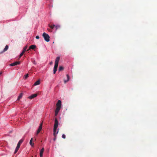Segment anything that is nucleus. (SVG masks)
Wrapping results in <instances>:
<instances>
[{
	"label": "nucleus",
	"instance_id": "ddd939ff",
	"mask_svg": "<svg viewBox=\"0 0 157 157\" xmlns=\"http://www.w3.org/2000/svg\"><path fill=\"white\" fill-rule=\"evenodd\" d=\"M67 79L64 80V82L65 83L67 82L69 80V77L68 75H67Z\"/></svg>",
	"mask_w": 157,
	"mask_h": 157
},
{
	"label": "nucleus",
	"instance_id": "4468645a",
	"mask_svg": "<svg viewBox=\"0 0 157 157\" xmlns=\"http://www.w3.org/2000/svg\"><path fill=\"white\" fill-rule=\"evenodd\" d=\"M33 138H32L30 141L29 144L31 146H33L34 144L33 143Z\"/></svg>",
	"mask_w": 157,
	"mask_h": 157
},
{
	"label": "nucleus",
	"instance_id": "a211bd4d",
	"mask_svg": "<svg viewBox=\"0 0 157 157\" xmlns=\"http://www.w3.org/2000/svg\"><path fill=\"white\" fill-rule=\"evenodd\" d=\"M27 46H26L25 47H24L22 52H25L26 51L27 49Z\"/></svg>",
	"mask_w": 157,
	"mask_h": 157
},
{
	"label": "nucleus",
	"instance_id": "393cba45",
	"mask_svg": "<svg viewBox=\"0 0 157 157\" xmlns=\"http://www.w3.org/2000/svg\"><path fill=\"white\" fill-rule=\"evenodd\" d=\"M62 138L63 139H65L66 138V136H65V135H64V134H63L62 135Z\"/></svg>",
	"mask_w": 157,
	"mask_h": 157
},
{
	"label": "nucleus",
	"instance_id": "bb28decb",
	"mask_svg": "<svg viewBox=\"0 0 157 157\" xmlns=\"http://www.w3.org/2000/svg\"><path fill=\"white\" fill-rule=\"evenodd\" d=\"M20 144H17V146H18V147H20Z\"/></svg>",
	"mask_w": 157,
	"mask_h": 157
},
{
	"label": "nucleus",
	"instance_id": "4be33fe9",
	"mask_svg": "<svg viewBox=\"0 0 157 157\" xmlns=\"http://www.w3.org/2000/svg\"><path fill=\"white\" fill-rule=\"evenodd\" d=\"M55 27L56 28V30H57L59 28H60V26L59 25H55Z\"/></svg>",
	"mask_w": 157,
	"mask_h": 157
},
{
	"label": "nucleus",
	"instance_id": "2eb2a0df",
	"mask_svg": "<svg viewBox=\"0 0 157 157\" xmlns=\"http://www.w3.org/2000/svg\"><path fill=\"white\" fill-rule=\"evenodd\" d=\"M8 46L7 45H6V46L5 48H4V49L3 50V52H5L6 51L8 50Z\"/></svg>",
	"mask_w": 157,
	"mask_h": 157
},
{
	"label": "nucleus",
	"instance_id": "412c9836",
	"mask_svg": "<svg viewBox=\"0 0 157 157\" xmlns=\"http://www.w3.org/2000/svg\"><path fill=\"white\" fill-rule=\"evenodd\" d=\"M23 141V140L22 139H21L18 142V144L20 145H21V143H22V142Z\"/></svg>",
	"mask_w": 157,
	"mask_h": 157
},
{
	"label": "nucleus",
	"instance_id": "1a4fd4ad",
	"mask_svg": "<svg viewBox=\"0 0 157 157\" xmlns=\"http://www.w3.org/2000/svg\"><path fill=\"white\" fill-rule=\"evenodd\" d=\"M44 148H42L40 151V157H43V155L44 152Z\"/></svg>",
	"mask_w": 157,
	"mask_h": 157
},
{
	"label": "nucleus",
	"instance_id": "aec40b11",
	"mask_svg": "<svg viewBox=\"0 0 157 157\" xmlns=\"http://www.w3.org/2000/svg\"><path fill=\"white\" fill-rule=\"evenodd\" d=\"M63 69V68L62 66H59V71H62Z\"/></svg>",
	"mask_w": 157,
	"mask_h": 157
},
{
	"label": "nucleus",
	"instance_id": "f8f14e48",
	"mask_svg": "<svg viewBox=\"0 0 157 157\" xmlns=\"http://www.w3.org/2000/svg\"><path fill=\"white\" fill-rule=\"evenodd\" d=\"M40 84V81L38 80L36 81L34 84V86H36L39 85Z\"/></svg>",
	"mask_w": 157,
	"mask_h": 157
},
{
	"label": "nucleus",
	"instance_id": "0eeeda50",
	"mask_svg": "<svg viewBox=\"0 0 157 157\" xmlns=\"http://www.w3.org/2000/svg\"><path fill=\"white\" fill-rule=\"evenodd\" d=\"M58 64L56 63H55V65L53 70V73L54 74H55L56 72L57 71V68L58 66Z\"/></svg>",
	"mask_w": 157,
	"mask_h": 157
},
{
	"label": "nucleus",
	"instance_id": "20e7f679",
	"mask_svg": "<svg viewBox=\"0 0 157 157\" xmlns=\"http://www.w3.org/2000/svg\"><path fill=\"white\" fill-rule=\"evenodd\" d=\"M42 123H41L39 127V128H38V129L37 131V132L36 133V135H37L41 131L42 129Z\"/></svg>",
	"mask_w": 157,
	"mask_h": 157
},
{
	"label": "nucleus",
	"instance_id": "7ed1b4c3",
	"mask_svg": "<svg viewBox=\"0 0 157 157\" xmlns=\"http://www.w3.org/2000/svg\"><path fill=\"white\" fill-rule=\"evenodd\" d=\"M59 125V123L58 120L56 118L55 119L54 124V128H57Z\"/></svg>",
	"mask_w": 157,
	"mask_h": 157
},
{
	"label": "nucleus",
	"instance_id": "f3484780",
	"mask_svg": "<svg viewBox=\"0 0 157 157\" xmlns=\"http://www.w3.org/2000/svg\"><path fill=\"white\" fill-rule=\"evenodd\" d=\"M19 147H20L17 146V147L16 148L15 150L14 151V153H16L18 151V149H19Z\"/></svg>",
	"mask_w": 157,
	"mask_h": 157
},
{
	"label": "nucleus",
	"instance_id": "9b49d317",
	"mask_svg": "<svg viewBox=\"0 0 157 157\" xmlns=\"http://www.w3.org/2000/svg\"><path fill=\"white\" fill-rule=\"evenodd\" d=\"M36 48V46L34 45H32L30 46L28 50H30V49H35Z\"/></svg>",
	"mask_w": 157,
	"mask_h": 157
},
{
	"label": "nucleus",
	"instance_id": "f257e3e1",
	"mask_svg": "<svg viewBox=\"0 0 157 157\" xmlns=\"http://www.w3.org/2000/svg\"><path fill=\"white\" fill-rule=\"evenodd\" d=\"M61 101L60 100H58L56 104V108L55 111V116H57L61 106Z\"/></svg>",
	"mask_w": 157,
	"mask_h": 157
},
{
	"label": "nucleus",
	"instance_id": "5701e85b",
	"mask_svg": "<svg viewBox=\"0 0 157 157\" xmlns=\"http://www.w3.org/2000/svg\"><path fill=\"white\" fill-rule=\"evenodd\" d=\"M28 77H29V74H27L25 76V77H24L25 78V79H26Z\"/></svg>",
	"mask_w": 157,
	"mask_h": 157
},
{
	"label": "nucleus",
	"instance_id": "c85d7f7f",
	"mask_svg": "<svg viewBox=\"0 0 157 157\" xmlns=\"http://www.w3.org/2000/svg\"><path fill=\"white\" fill-rule=\"evenodd\" d=\"M2 74V72H0V75H1Z\"/></svg>",
	"mask_w": 157,
	"mask_h": 157
},
{
	"label": "nucleus",
	"instance_id": "b1692460",
	"mask_svg": "<svg viewBox=\"0 0 157 157\" xmlns=\"http://www.w3.org/2000/svg\"><path fill=\"white\" fill-rule=\"evenodd\" d=\"M25 52H22L20 54V57H21L23 55Z\"/></svg>",
	"mask_w": 157,
	"mask_h": 157
},
{
	"label": "nucleus",
	"instance_id": "6e6552de",
	"mask_svg": "<svg viewBox=\"0 0 157 157\" xmlns=\"http://www.w3.org/2000/svg\"><path fill=\"white\" fill-rule=\"evenodd\" d=\"M37 94H34L29 97L28 98L30 99H32L33 98L36 97L37 96Z\"/></svg>",
	"mask_w": 157,
	"mask_h": 157
},
{
	"label": "nucleus",
	"instance_id": "9d476101",
	"mask_svg": "<svg viewBox=\"0 0 157 157\" xmlns=\"http://www.w3.org/2000/svg\"><path fill=\"white\" fill-rule=\"evenodd\" d=\"M60 59V57H58L56 58L55 60V63L58 64V63Z\"/></svg>",
	"mask_w": 157,
	"mask_h": 157
},
{
	"label": "nucleus",
	"instance_id": "6ab92c4d",
	"mask_svg": "<svg viewBox=\"0 0 157 157\" xmlns=\"http://www.w3.org/2000/svg\"><path fill=\"white\" fill-rule=\"evenodd\" d=\"M49 26L52 29H53L54 27H55V25H49Z\"/></svg>",
	"mask_w": 157,
	"mask_h": 157
},
{
	"label": "nucleus",
	"instance_id": "a878e982",
	"mask_svg": "<svg viewBox=\"0 0 157 157\" xmlns=\"http://www.w3.org/2000/svg\"><path fill=\"white\" fill-rule=\"evenodd\" d=\"M36 38L37 39H39V36H36Z\"/></svg>",
	"mask_w": 157,
	"mask_h": 157
},
{
	"label": "nucleus",
	"instance_id": "cd10ccee",
	"mask_svg": "<svg viewBox=\"0 0 157 157\" xmlns=\"http://www.w3.org/2000/svg\"><path fill=\"white\" fill-rule=\"evenodd\" d=\"M56 139V137H55V138H54L53 140H55Z\"/></svg>",
	"mask_w": 157,
	"mask_h": 157
},
{
	"label": "nucleus",
	"instance_id": "39448f33",
	"mask_svg": "<svg viewBox=\"0 0 157 157\" xmlns=\"http://www.w3.org/2000/svg\"><path fill=\"white\" fill-rule=\"evenodd\" d=\"M57 128H53V135L54 137H56L57 135L59 132V129L57 130Z\"/></svg>",
	"mask_w": 157,
	"mask_h": 157
},
{
	"label": "nucleus",
	"instance_id": "dca6fc26",
	"mask_svg": "<svg viewBox=\"0 0 157 157\" xmlns=\"http://www.w3.org/2000/svg\"><path fill=\"white\" fill-rule=\"evenodd\" d=\"M22 95H23L22 94V93L21 94H20V95L18 96V98H17V100H19L22 97Z\"/></svg>",
	"mask_w": 157,
	"mask_h": 157
},
{
	"label": "nucleus",
	"instance_id": "f03ea898",
	"mask_svg": "<svg viewBox=\"0 0 157 157\" xmlns=\"http://www.w3.org/2000/svg\"><path fill=\"white\" fill-rule=\"evenodd\" d=\"M43 36L45 40L47 42H48L49 41V38L50 37L49 36L45 33H44L43 34Z\"/></svg>",
	"mask_w": 157,
	"mask_h": 157
},
{
	"label": "nucleus",
	"instance_id": "423d86ee",
	"mask_svg": "<svg viewBox=\"0 0 157 157\" xmlns=\"http://www.w3.org/2000/svg\"><path fill=\"white\" fill-rule=\"evenodd\" d=\"M20 62L18 61H16L13 63L10 64V66H13L17 65L20 64Z\"/></svg>",
	"mask_w": 157,
	"mask_h": 157
}]
</instances>
